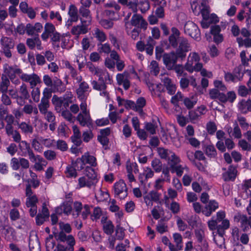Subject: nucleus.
<instances>
[{"instance_id": "nucleus-11", "label": "nucleus", "mask_w": 251, "mask_h": 251, "mask_svg": "<svg viewBox=\"0 0 251 251\" xmlns=\"http://www.w3.org/2000/svg\"><path fill=\"white\" fill-rule=\"evenodd\" d=\"M87 67L88 68L90 72L94 75H96L99 77H102V75H105L107 77H105V81L111 82V78L109 74L106 70H103L100 68L96 67L92 63L88 62L87 64Z\"/></svg>"}, {"instance_id": "nucleus-10", "label": "nucleus", "mask_w": 251, "mask_h": 251, "mask_svg": "<svg viewBox=\"0 0 251 251\" xmlns=\"http://www.w3.org/2000/svg\"><path fill=\"white\" fill-rule=\"evenodd\" d=\"M178 56L174 52L164 54L163 59L164 64L168 70L173 69L177 61Z\"/></svg>"}, {"instance_id": "nucleus-3", "label": "nucleus", "mask_w": 251, "mask_h": 251, "mask_svg": "<svg viewBox=\"0 0 251 251\" xmlns=\"http://www.w3.org/2000/svg\"><path fill=\"white\" fill-rule=\"evenodd\" d=\"M147 25L148 23L142 16L139 14H134L131 19L130 22L128 21L125 22L126 31L127 34H129L132 26L146 29L147 28Z\"/></svg>"}, {"instance_id": "nucleus-54", "label": "nucleus", "mask_w": 251, "mask_h": 251, "mask_svg": "<svg viewBox=\"0 0 251 251\" xmlns=\"http://www.w3.org/2000/svg\"><path fill=\"white\" fill-rule=\"evenodd\" d=\"M174 242L176 244V246L180 250L182 248V237L181 235L178 233H175L173 235Z\"/></svg>"}, {"instance_id": "nucleus-35", "label": "nucleus", "mask_w": 251, "mask_h": 251, "mask_svg": "<svg viewBox=\"0 0 251 251\" xmlns=\"http://www.w3.org/2000/svg\"><path fill=\"white\" fill-rule=\"evenodd\" d=\"M52 104L54 105L55 110L60 111L61 110V107L64 101L63 98L58 97L56 95H54L51 99Z\"/></svg>"}, {"instance_id": "nucleus-60", "label": "nucleus", "mask_w": 251, "mask_h": 251, "mask_svg": "<svg viewBox=\"0 0 251 251\" xmlns=\"http://www.w3.org/2000/svg\"><path fill=\"white\" fill-rule=\"evenodd\" d=\"M151 166L156 172H160L162 168V165L159 159L154 158L151 162Z\"/></svg>"}, {"instance_id": "nucleus-25", "label": "nucleus", "mask_w": 251, "mask_h": 251, "mask_svg": "<svg viewBox=\"0 0 251 251\" xmlns=\"http://www.w3.org/2000/svg\"><path fill=\"white\" fill-rule=\"evenodd\" d=\"M213 236H214V240L216 245L220 248H226V246L225 245V238L224 237V235L225 233H221V232H216V234L215 232H213Z\"/></svg>"}, {"instance_id": "nucleus-12", "label": "nucleus", "mask_w": 251, "mask_h": 251, "mask_svg": "<svg viewBox=\"0 0 251 251\" xmlns=\"http://www.w3.org/2000/svg\"><path fill=\"white\" fill-rule=\"evenodd\" d=\"M20 78L24 81L29 82L32 88L41 82L40 78L35 74L28 75L24 73L20 75Z\"/></svg>"}, {"instance_id": "nucleus-43", "label": "nucleus", "mask_w": 251, "mask_h": 251, "mask_svg": "<svg viewBox=\"0 0 251 251\" xmlns=\"http://www.w3.org/2000/svg\"><path fill=\"white\" fill-rule=\"evenodd\" d=\"M1 48H12L14 47L12 40L7 37H2L0 40Z\"/></svg>"}, {"instance_id": "nucleus-23", "label": "nucleus", "mask_w": 251, "mask_h": 251, "mask_svg": "<svg viewBox=\"0 0 251 251\" xmlns=\"http://www.w3.org/2000/svg\"><path fill=\"white\" fill-rule=\"evenodd\" d=\"M238 107L242 113L246 114L249 111H251V100H242L239 102Z\"/></svg>"}, {"instance_id": "nucleus-18", "label": "nucleus", "mask_w": 251, "mask_h": 251, "mask_svg": "<svg viewBox=\"0 0 251 251\" xmlns=\"http://www.w3.org/2000/svg\"><path fill=\"white\" fill-rule=\"evenodd\" d=\"M219 207L217 202L215 201H210L203 209L202 214L206 217H209L212 213L215 211Z\"/></svg>"}, {"instance_id": "nucleus-34", "label": "nucleus", "mask_w": 251, "mask_h": 251, "mask_svg": "<svg viewBox=\"0 0 251 251\" xmlns=\"http://www.w3.org/2000/svg\"><path fill=\"white\" fill-rule=\"evenodd\" d=\"M68 14L72 21L76 22L78 20V10L74 5H71L69 7Z\"/></svg>"}, {"instance_id": "nucleus-64", "label": "nucleus", "mask_w": 251, "mask_h": 251, "mask_svg": "<svg viewBox=\"0 0 251 251\" xmlns=\"http://www.w3.org/2000/svg\"><path fill=\"white\" fill-rule=\"evenodd\" d=\"M168 226L166 224L159 222L156 225V229L160 234H163L168 231Z\"/></svg>"}, {"instance_id": "nucleus-38", "label": "nucleus", "mask_w": 251, "mask_h": 251, "mask_svg": "<svg viewBox=\"0 0 251 251\" xmlns=\"http://www.w3.org/2000/svg\"><path fill=\"white\" fill-rule=\"evenodd\" d=\"M221 221V224L217 227V232L225 233V230L227 229L230 226V222L227 219H224Z\"/></svg>"}, {"instance_id": "nucleus-6", "label": "nucleus", "mask_w": 251, "mask_h": 251, "mask_svg": "<svg viewBox=\"0 0 251 251\" xmlns=\"http://www.w3.org/2000/svg\"><path fill=\"white\" fill-rule=\"evenodd\" d=\"M184 31L185 34L195 40H199L201 38V33L198 26L191 21L186 22L184 26Z\"/></svg>"}, {"instance_id": "nucleus-2", "label": "nucleus", "mask_w": 251, "mask_h": 251, "mask_svg": "<svg viewBox=\"0 0 251 251\" xmlns=\"http://www.w3.org/2000/svg\"><path fill=\"white\" fill-rule=\"evenodd\" d=\"M80 112L76 117V120L82 126H88L92 125V119L91 117L90 111L88 109L87 102H81L80 104Z\"/></svg>"}, {"instance_id": "nucleus-20", "label": "nucleus", "mask_w": 251, "mask_h": 251, "mask_svg": "<svg viewBox=\"0 0 251 251\" xmlns=\"http://www.w3.org/2000/svg\"><path fill=\"white\" fill-rule=\"evenodd\" d=\"M237 174L236 168L231 165L229 167L227 171L223 174V176L225 181H233L236 178Z\"/></svg>"}, {"instance_id": "nucleus-61", "label": "nucleus", "mask_w": 251, "mask_h": 251, "mask_svg": "<svg viewBox=\"0 0 251 251\" xmlns=\"http://www.w3.org/2000/svg\"><path fill=\"white\" fill-rule=\"evenodd\" d=\"M129 77L127 72H124L122 74H118L116 76V80L119 85H122V83Z\"/></svg>"}, {"instance_id": "nucleus-28", "label": "nucleus", "mask_w": 251, "mask_h": 251, "mask_svg": "<svg viewBox=\"0 0 251 251\" xmlns=\"http://www.w3.org/2000/svg\"><path fill=\"white\" fill-rule=\"evenodd\" d=\"M86 25L82 24L81 25L74 26L71 29V33L77 37L81 34H85L87 32Z\"/></svg>"}, {"instance_id": "nucleus-55", "label": "nucleus", "mask_w": 251, "mask_h": 251, "mask_svg": "<svg viewBox=\"0 0 251 251\" xmlns=\"http://www.w3.org/2000/svg\"><path fill=\"white\" fill-rule=\"evenodd\" d=\"M150 73L154 75H157L159 72V67L158 64L155 61H152L149 66Z\"/></svg>"}, {"instance_id": "nucleus-63", "label": "nucleus", "mask_w": 251, "mask_h": 251, "mask_svg": "<svg viewBox=\"0 0 251 251\" xmlns=\"http://www.w3.org/2000/svg\"><path fill=\"white\" fill-rule=\"evenodd\" d=\"M238 144L243 151H250L251 150V145L244 139L240 140Z\"/></svg>"}, {"instance_id": "nucleus-51", "label": "nucleus", "mask_w": 251, "mask_h": 251, "mask_svg": "<svg viewBox=\"0 0 251 251\" xmlns=\"http://www.w3.org/2000/svg\"><path fill=\"white\" fill-rule=\"evenodd\" d=\"M19 92L21 98L24 99H28L29 98V94L27 90V87L25 83H23L19 88Z\"/></svg>"}, {"instance_id": "nucleus-58", "label": "nucleus", "mask_w": 251, "mask_h": 251, "mask_svg": "<svg viewBox=\"0 0 251 251\" xmlns=\"http://www.w3.org/2000/svg\"><path fill=\"white\" fill-rule=\"evenodd\" d=\"M91 214V206L88 204H84L80 213L81 218L86 220Z\"/></svg>"}, {"instance_id": "nucleus-50", "label": "nucleus", "mask_w": 251, "mask_h": 251, "mask_svg": "<svg viewBox=\"0 0 251 251\" xmlns=\"http://www.w3.org/2000/svg\"><path fill=\"white\" fill-rule=\"evenodd\" d=\"M114 226L110 221H108L103 223V229L107 234H111L114 231Z\"/></svg>"}, {"instance_id": "nucleus-49", "label": "nucleus", "mask_w": 251, "mask_h": 251, "mask_svg": "<svg viewBox=\"0 0 251 251\" xmlns=\"http://www.w3.org/2000/svg\"><path fill=\"white\" fill-rule=\"evenodd\" d=\"M204 151L205 154L210 158H214L217 155L216 150L213 145L206 146Z\"/></svg>"}, {"instance_id": "nucleus-37", "label": "nucleus", "mask_w": 251, "mask_h": 251, "mask_svg": "<svg viewBox=\"0 0 251 251\" xmlns=\"http://www.w3.org/2000/svg\"><path fill=\"white\" fill-rule=\"evenodd\" d=\"M241 78L242 76H240V74H238V75H233L228 72L225 73V79L227 82L232 81L236 82L241 80Z\"/></svg>"}, {"instance_id": "nucleus-21", "label": "nucleus", "mask_w": 251, "mask_h": 251, "mask_svg": "<svg viewBox=\"0 0 251 251\" xmlns=\"http://www.w3.org/2000/svg\"><path fill=\"white\" fill-rule=\"evenodd\" d=\"M43 29V26L40 23H36L34 25L30 24H28L26 25V32L29 35H32L36 33L41 31Z\"/></svg>"}, {"instance_id": "nucleus-41", "label": "nucleus", "mask_w": 251, "mask_h": 251, "mask_svg": "<svg viewBox=\"0 0 251 251\" xmlns=\"http://www.w3.org/2000/svg\"><path fill=\"white\" fill-rule=\"evenodd\" d=\"M29 247L30 251H40V243L37 238L30 239L29 241Z\"/></svg>"}, {"instance_id": "nucleus-42", "label": "nucleus", "mask_w": 251, "mask_h": 251, "mask_svg": "<svg viewBox=\"0 0 251 251\" xmlns=\"http://www.w3.org/2000/svg\"><path fill=\"white\" fill-rule=\"evenodd\" d=\"M81 157L86 163L89 164L92 166L97 165L96 158L94 156L90 155L88 152L85 153Z\"/></svg>"}, {"instance_id": "nucleus-29", "label": "nucleus", "mask_w": 251, "mask_h": 251, "mask_svg": "<svg viewBox=\"0 0 251 251\" xmlns=\"http://www.w3.org/2000/svg\"><path fill=\"white\" fill-rule=\"evenodd\" d=\"M73 136H72L71 139L72 141L76 144L77 145H79L81 143L80 137L81 133L78 126L76 125L73 126Z\"/></svg>"}, {"instance_id": "nucleus-39", "label": "nucleus", "mask_w": 251, "mask_h": 251, "mask_svg": "<svg viewBox=\"0 0 251 251\" xmlns=\"http://www.w3.org/2000/svg\"><path fill=\"white\" fill-rule=\"evenodd\" d=\"M157 151L158 155L162 159L167 160L169 155L172 152V151L168 149H165L162 147H159L157 149Z\"/></svg>"}, {"instance_id": "nucleus-33", "label": "nucleus", "mask_w": 251, "mask_h": 251, "mask_svg": "<svg viewBox=\"0 0 251 251\" xmlns=\"http://www.w3.org/2000/svg\"><path fill=\"white\" fill-rule=\"evenodd\" d=\"M118 2L122 5H126L129 8L131 9L133 12L136 11L137 0H118Z\"/></svg>"}, {"instance_id": "nucleus-7", "label": "nucleus", "mask_w": 251, "mask_h": 251, "mask_svg": "<svg viewBox=\"0 0 251 251\" xmlns=\"http://www.w3.org/2000/svg\"><path fill=\"white\" fill-rule=\"evenodd\" d=\"M115 196L120 199H124L127 196V188L123 180H120L114 185Z\"/></svg>"}, {"instance_id": "nucleus-13", "label": "nucleus", "mask_w": 251, "mask_h": 251, "mask_svg": "<svg viewBox=\"0 0 251 251\" xmlns=\"http://www.w3.org/2000/svg\"><path fill=\"white\" fill-rule=\"evenodd\" d=\"M25 195L27 197L26 200V206L27 207L30 206H37L36 204L38 201V198L35 195L33 194V192L29 185L26 187Z\"/></svg>"}, {"instance_id": "nucleus-8", "label": "nucleus", "mask_w": 251, "mask_h": 251, "mask_svg": "<svg viewBox=\"0 0 251 251\" xmlns=\"http://www.w3.org/2000/svg\"><path fill=\"white\" fill-rule=\"evenodd\" d=\"M234 220L240 224L241 227L244 230H247L249 227L251 228V216L248 217L246 215L237 213L234 217Z\"/></svg>"}, {"instance_id": "nucleus-5", "label": "nucleus", "mask_w": 251, "mask_h": 251, "mask_svg": "<svg viewBox=\"0 0 251 251\" xmlns=\"http://www.w3.org/2000/svg\"><path fill=\"white\" fill-rule=\"evenodd\" d=\"M90 91V86L86 81H83L78 84V86L75 90V93L77 99L81 102H86Z\"/></svg>"}, {"instance_id": "nucleus-40", "label": "nucleus", "mask_w": 251, "mask_h": 251, "mask_svg": "<svg viewBox=\"0 0 251 251\" xmlns=\"http://www.w3.org/2000/svg\"><path fill=\"white\" fill-rule=\"evenodd\" d=\"M19 127L21 129L22 132L25 134H31L33 131L32 126L24 122L19 124Z\"/></svg>"}, {"instance_id": "nucleus-22", "label": "nucleus", "mask_w": 251, "mask_h": 251, "mask_svg": "<svg viewBox=\"0 0 251 251\" xmlns=\"http://www.w3.org/2000/svg\"><path fill=\"white\" fill-rule=\"evenodd\" d=\"M26 45L31 50L35 48L39 50L43 49L41 46V42L38 37L27 39Z\"/></svg>"}, {"instance_id": "nucleus-59", "label": "nucleus", "mask_w": 251, "mask_h": 251, "mask_svg": "<svg viewBox=\"0 0 251 251\" xmlns=\"http://www.w3.org/2000/svg\"><path fill=\"white\" fill-rule=\"evenodd\" d=\"M28 157L29 159L32 162L42 164L43 165H47V161L43 157L40 155L35 156L33 152V156L30 155Z\"/></svg>"}, {"instance_id": "nucleus-31", "label": "nucleus", "mask_w": 251, "mask_h": 251, "mask_svg": "<svg viewBox=\"0 0 251 251\" xmlns=\"http://www.w3.org/2000/svg\"><path fill=\"white\" fill-rule=\"evenodd\" d=\"M75 168L74 162L66 167L65 173L67 177H76L77 176V173Z\"/></svg>"}, {"instance_id": "nucleus-26", "label": "nucleus", "mask_w": 251, "mask_h": 251, "mask_svg": "<svg viewBox=\"0 0 251 251\" xmlns=\"http://www.w3.org/2000/svg\"><path fill=\"white\" fill-rule=\"evenodd\" d=\"M85 176L96 185L98 181L97 175L95 170L91 167H87L85 169Z\"/></svg>"}, {"instance_id": "nucleus-14", "label": "nucleus", "mask_w": 251, "mask_h": 251, "mask_svg": "<svg viewBox=\"0 0 251 251\" xmlns=\"http://www.w3.org/2000/svg\"><path fill=\"white\" fill-rule=\"evenodd\" d=\"M159 199L160 194L155 191H151L144 197L145 202L148 207H151L153 202L158 201Z\"/></svg>"}, {"instance_id": "nucleus-30", "label": "nucleus", "mask_w": 251, "mask_h": 251, "mask_svg": "<svg viewBox=\"0 0 251 251\" xmlns=\"http://www.w3.org/2000/svg\"><path fill=\"white\" fill-rule=\"evenodd\" d=\"M19 143L18 147L20 150L23 152H27L28 155V157L31 155L33 156V151L30 149V145L25 141H21Z\"/></svg>"}, {"instance_id": "nucleus-53", "label": "nucleus", "mask_w": 251, "mask_h": 251, "mask_svg": "<svg viewBox=\"0 0 251 251\" xmlns=\"http://www.w3.org/2000/svg\"><path fill=\"white\" fill-rule=\"evenodd\" d=\"M250 188H251V179L244 180L242 185V188L247 194L245 199L248 198L251 194V191L248 190Z\"/></svg>"}, {"instance_id": "nucleus-47", "label": "nucleus", "mask_w": 251, "mask_h": 251, "mask_svg": "<svg viewBox=\"0 0 251 251\" xmlns=\"http://www.w3.org/2000/svg\"><path fill=\"white\" fill-rule=\"evenodd\" d=\"M171 168L173 170L172 172H176L177 176H181L182 175L184 170H186L187 171L188 170V168L185 165L182 166L178 164L174 165Z\"/></svg>"}, {"instance_id": "nucleus-32", "label": "nucleus", "mask_w": 251, "mask_h": 251, "mask_svg": "<svg viewBox=\"0 0 251 251\" xmlns=\"http://www.w3.org/2000/svg\"><path fill=\"white\" fill-rule=\"evenodd\" d=\"M83 205L82 203L78 201H75L73 203V211L72 216L74 218H77L82 210Z\"/></svg>"}, {"instance_id": "nucleus-36", "label": "nucleus", "mask_w": 251, "mask_h": 251, "mask_svg": "<svg viewBox=\"0 0 251 251\" xmlns=\"http://www.w3.org/2000/svg\"><path fill=\"white\" fill-rule=\"evenodd\" d=\"M197 102V99L194 96H192L191 98H185L183 100V103L186 107L188 109L193 108Z\"/></svg>"}, {"instance_id": "nucleus-56", "label": "nucleus", "mask_w": 251, "mask_h": 251, "mask_svg": "<svg viewBox=\"0 0 251 251\" xmlns=\"http://www.w3.org/2000/svg\"><path fill=\"white\" fill-rule=\"evenodd\" d=\"M102 213V212L100 207H95L93 209L92 214L90 215L91 220L93 221H97L101 216Z\"/></svg>"}, {"instance_id": "nucleus-46", "label": "nucleus", "mask_w": 251, "mask_h": 251, "mask_svg": "<svg viewBox=\"0 0 251 251\" xmlns=\"http://www.w3.org/2000/svg\"><path fill=\"white\" fill-rule=\"evenodd\" d=\"M167 160L168 161V163L170 165L171 168L174 165L175 166L178 164L180 161L179 158L173 151L169 155Z\"/></svg>"}, {"instance_id": "nucleus-24", "label": "nucleus", "mask_w": 251, "mask_h": 251, "mask_svg": "<svg viewBox=\"0 0 251 251\" xmlns=\"http://www.w3.org/2000/svg\"><path fill=\"white\" fill-rule=\"evenodd\" d=\"M171 31L172 34L169 38V43L172 46L176 47L177 45V39L179 36L180 32L175 27L172 28Z\"/></svg>"}, {"instance_id": "nucleus-4", "label": "nucleus", "mask_w": 251, "mask_h": 251, "mask_svg": "<svg viewBox=\"0 0 251 251\" xmlns=\"http://www.w3.org/2000/svg\"><path fill=\"white\" fill-rule=\"evenodd\" d=\"M54 143V141L50 138H44L39 135H34V138L31 141L32 147L39 152L42 151L43 146L50 148Z\"/></svg>"}, {"instance_id": "nucleus-57", "label": "nucleus", "mask_w": 251, "mask_h": 251, "mask_svg": "<svg viewBox=\"0 0 251 251\" xmlns=\"http://www.w3.org/2000/svg\"><path fill=\"white\" fill-rule=\"evenodd\" d=\"M94 36L100 42L105 41L106 39V36L104 32L99 28L94 30Z\"/></svg>"}, {"instance_id": "nucleus-45", "label": "nucleus", "mask_w": 251, "mask_h": 251, "mask_svg": "<svg viewBox=\"0 0 251 251\" xmlns=\"http://www.w3.org/2000/svg\"><path fill=\"white\" fill-rule=\"evenodd\" d=\"M238 94L239 96L243 97L251 94V87L247 88L245 85L239 86L238 89Z\"/></svg>"}, {"instance_id": "nucleus-27", "label": "nucleus", "mask_w": 251, "mask_h": 251, "mask_svg": "<svg viewBox=\"0 0 251 251\" xmlns=\"http://www.w3.org/2000/svg\"><path fill=\"white\" fill-rule=\"evenodd\" d=\"M95 185L93 182L91 181L87 176H81L78 179L77 187L79 188L82 187H88L90 188Z\"/></svg>"}, {"instance_id": "nucleus-1", "label": "nucleus", "mask_w": 251, "mask_h": 251, "mask_svg": "<svg viewBox=\"0 0 251 251\" xmlns=\"http://www.w3.org/2000/svg\"><path fill=\"white\" fill-rule=\"evenodd\" d=\"M200 56L196 52H191L188 56L187 61L184 65V68L189 73L198 72L202 67V64L199 63Z\"/></svg>"}, {"instance_id": "nucleus-44", "label": "nucleus", "mask_w": 251, "mask_h": 251, "mask_svg": "<svg viewBox=\"0 0 251 251\" xmlns=\"http://www.w3.org/2000/svg\"><path fill=\"white\" fill-rule=\"evenodd\" d=\"M10 85V81L6 76L1 77V81L0 83V90L2 93H6L8 87Z\"/></svg>"}, {"instance_id": "nucleus-62", "label": "nucleus", "mask_w": 251, "mask_h": 251, "mask_svg": "<svg viewBox=\"0 0 251 251\" xmlns=\"http://www.w3.org/2000/svg\"><path fill=\"white\" fill-rule=\"evenodd\" d=\"M237 41L239 46H245L247 48L251 47V39L248 37L243 40L241 38H237Z\"/></svg>"}, {"instance_id": "nucleus-52", "label": "nucleus", "mask_w": 251, "mask_h": 251, "mask_svg": "<svg viewBox=\"0 0 251 251\" xmlns=\"http://www.w3.org/2000/svg\"><path fill=\"white\" fill-rule=\"evenodd\" d=\"M198 181L199 183L197 182H194L192 184V187L194 191L196 192L200 193L201 190V188L200 186V183L201 185H204L205 184V181L202 177H199Z\"/></svg>"}, {"instance_id": "nucleus-16", "label": "nucleus", "mask_w": 251, "mask_h": 251, "mask_svg": "<svg viewBox=\"0 0 251 251\" xmlns=\"http://www.w3.org/2000/svg\"><path fill=\"white\" fill-rule=\"evenodd\" d=\"M78 12L82 24L87 25H90L92 21V17L89 9L80 7Z\"/></svg>"}, {"instance_id": "nucleus-15", "label": "nucleus", "mask_w": 251, "mask_h": 251, "mask_svg": "<svg viewBox=\"0 0 251 251\" xmlns=\"http://www.w3.org/2000/svg\"><path fill=\"white\" fill-rule=\"evenodd\" d=\"M4 73L10 77L17 76L18 75L20 77V75L23 74L22 70L17 66H10L5 64L4 67Z\"/></svg>"}, {"instance_id": "nucleus-48", "label": "nucleus", "mask_w": 251, "mask_h": 251, "mask_svg": "<svg viewBox=\"0 0 251 251\" xmlns=\"http://www.w3.org/2000/svg\"><path fill=\"white\" fill-rule=\"evenodd\" d=\"M49 100L46 99H41V102L38 105V108L40 112L42 114H45L48 111V108L49 107Z\"/></svg>"}, {"instance_id": "nucleus-17", "label": "nucleus", "mask_w": 251, "mask_h": 251, "mask_svg": "<svg viewBox=\"0 0 251 251\" xmlns=\"http://www.w3.org/2000/svg\"><path fill=\"white\" fill-rule=\"evenodd\" d=\"M0 231H1L7 240L11 241L16 239V232L11 227H4L3 226H0Z\"/></svg>"}, {"instance_id": "nucleus-19", "label": "nucleus", "mask_w": 251, "mask_h": 251, "mask_svg": "<svg viewBox=\"0 0 251 251\" xmlns=\"http://www.w3.org/2000/svg\"><path fill=\"white\" fill-rule=\"evenodd\" d=\"M55 31V28L52 24L50 23H46L44 26V31L41 35L42 39L45 41L47 40Z\"/></svg>"}, {"instance_id": "nucleus-9", "label": "nucleus", "mask_w": 251, "mask_h": 251, "mask_svg": "<svg viewBox=\"0 0 251 251\" xmlns=\"http://www.w3.org/2000/svg\"><path fill=\"white\" fill-rule=\"evenodd\" d=\"M190 50V46L186 39L180 38L179 40V47L176 50V54L178 57L184 58L186 52Z\"/></svg>"}]
</instances>
